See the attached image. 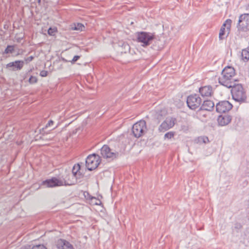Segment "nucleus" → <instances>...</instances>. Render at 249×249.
<instances>
[{
  "mask_svg": "<svg viewBox=\"0 0 249 249\" xmlns=\"http://www.w3.org/2000/svg\"><path fill=\"white\" fill-rule=\"evenodd\" d=\"M231 88L232 97L234 100L240 104L246 102V93L241 84H234Z\"/></svg>",
  "mask_w": 249,
  "mask_h": 249,
  "instance_id": "obj_1",
  "label": "nucleus"
},
{
  "mask_svg": "<svg viewBox=\"0 0 249 249\" xmlns=\"http://www.w3.org/2000/svg\"><path fill=\"white\" fill-rule=\"evenodd\" d=\"M155 38L154 33L144 31L136 33V40L143 47L149 46Z\"/></svg>",
  "mask_w": 249,
  "mask_h": 249,
  "instance_id": "obj_2",
  "label": "nucleus"
},
{
  "mask_svg": "<svg viewBox=\"0 0 249 249\" xmlns=\"http://www.w3.org/2000/svg\"><path fill=\"white\" fill-rule=\"evenodd\" d=\"M75 184L74 181L69 180H61L56 178L53 177L51 179H47L42 182V185L46 187L53 188L61 186H71Z\"/></svg>",
  "mask_w": 249,
  "mask_h": 249,
  "instance_id": "obj_3",
  "label": "nucleus"
},
{
  "mask_svg": "<svg viewBox=\"0 0 249 249\" xmlns=\"http://www.w3.org/2000/svg\"><path fill=\"white\" fill-rule=\"evenodd\" d=\"M147 129L145 121L141 120L134 124L132 127V132L133 136L139 138L143 136L146 132Z\"/></svg>",
  "mask_w": 249,
  "mask_h": 249,
  "instance_id": "obj_4",
  "label": "nucleus"
},
{
  "mask_svg": "<svg viewBox=\"0 0 249 249\" xmlns=\"http://www.w3.org/2000/svg\"><path fill=\"white\" fill-rule=\"evenodd\" d=\"M202 99L199 95L196 93L189 95L186 99L187 107L191 110H196L201 107Z\"/></svg>",
  "mask_w": 249,
  "mask_h": 249,
  "instance_id": "obj_5",
  "label": "nucleus"
},
{
  "mask_svg": "<svg viewBox=\"0 0 249 249\" xmlns=\"http://www.w3.org/2000/svg\"><path fill=\"white\" fill-rule=\"evenodd\" d=\"M101 161L100 157L96 154H92L88 156L86 160V166L89 171L96 169Z\"/></svg>",
  "mask_w": 249,
  "mask_h": 249,
  "instance_id": "obj_6",
  "label": "nucleus"
},
{
  "mask_svg": "<svg viewBox=\"0 0 249 249\" xmlns=\"http://www.w3.org/2000/svg\"><path fill=\"white\" fill-rule=\"evenodd\" d=\"M237 28L239 32L249 31V14H243L239 16Z\"/></svg>",
  "mask_w": 249,
  "mask_h": 249,
  "instance_id": "obj_7",
  "label": "nucleus"
},
{
  "mask_svg": "<svg viewBox=\"0 0 249 249\" xmlns=\"http://www.w3.org/2000/svg\"><path fill=\"white\" fill-rule=\"evenodd\" d=\"M111 149L107 145H104L101 148V154L104 158L113 160L119 155V151L117 149Z\"/></svg>",
  "mask_w": 249,
  "mask_h": 249,
  "instance_id": "obj_8",
  "label": "nucleus"
},
{
  "mask_svg": "<svg viewBox=\"0 0 249 249\" xmlns=\"http://www.w3.org/2000/svg\"><path fill=\"white\" fill-rule=\"evenodd\" d=\"M235 75H228L226 76H221L218 78V83L228 89H231L235 82H238V79H234L233 78Z\"/></svg>",
  "mask_w": 249,
  "mask_h": 249,
  "instance_id": "obj_9",
  "label": "nucleus"
},
{
  "mask_svg": "<svg viewBox=\"0 0 249 249\" xmlns=\"http://www.w3.org/2000/svg\"><path fill=\"white\" fill-rule=\"evenodd\" d=\"M232 107V105L227 100L219 101L215 105L216 111L219 113L228 112Z\"/></svg>",
  "mask_w": 249,
  "mask_h": 249,
  "instance_id": "obj_10",
  "label": "nucleus"
},
{
  "mask_svg": "<svg viewBox=\"0 0 249 249\" xmlns=\"http://www.w3.org/2000/svg\"><path fill=\"white\" fill-rule=\"evenodd\" d=\"M24 64V62L23 60H16L7 64L5 68L11 71H20L23 68Z\"/></svg>",
  "mask_w": 249,
  "mask_h": 249,
  "instance_id": "obj_11",
  "label": "nucleus"
},
{
  "mask_svg": "<svg viewBox=\"0 0 249 249\" xmlns=\"http://www.w3.org/2000/svg\"><path fill=\"white\" fill-rule=\"evenodd\" d=\"M214 107V103L211 100L204 101L201 107L197 110L198 114H201V112L202 110L206 111H211L213 110Z\"/></svg>",
  "mask_w": 249,
  "mask_h": 249,
  "instance_id": "obj_12",
  "label": "nucleus"
},
{
  "mask_svg": "<svg viewBox=\"0 0 249 249\" xmlns=\"http://www.w3.org/2000/svg\"><path fill=\"white\" fill-rule=\"evenodd\" d=\"M199 92L203 97H210L213 94V89L211 85L201 87L199 88Z\"/></svg>",
  "mask_w": 249,
  "mask_h": 249,
  "instance_id": "obj_13",
  "label": "nucleus"
},
{
  "mask_svg": "<svg viewBox=\"0 0 249 249\" xmlns=\"http://www.w3.org/2000/svg\"><path fill=\"white\" fill-rule=\"evenodd\" d=\"M56 246L57 249H74L69 242L63 239H58Z\"/></svg>",
  "mask_w": 249,
  "mask_h": 249,
  "instance_id": "obj_14",
  "label": "nucleus"
},
{
  "mask_svg": "<svg viewBox=\"0 0 249 249\" xmlns=\"http://www.w3.org/2000/svg\"><path fill=\"white\" fill-rule=\"evenodd\" d=\"M175 119H172L169 122L167 120L164 121L159 127L160 132H164L172 128L175 125Z\"/></svg>",
  "mask_w": 249,
  "mask_h": 249,
  "instance_id": "obj_15",
  "label": "nucleus"
},
{
  "mask_svg": "<svg viewBox=\"0 0 249 249\" xmlns=\"http://www.w3.org/2000/svg\"><path fill=\"white\" fill-rule=\"evenodd\" d=\"M117 51L120 54L130 53V47L129 45L126 42L120 41L118 43Z\"/></svg>",
  "mask_w": 249,
  "mask_h": 249,
  "instance_id": "obj_16",
  "label": "nucleus"
},
{
  "mask_svg": "<svg viewBox=\"0 0 249 249\" xmlns=\"http://www.w3.org/2000/svg\"><path fill=\"white\" fill-rule=\"evenodd\" d=\"M231 120V116L227 114L221 115L218 116L217 121L221 126H225L228 124Z\"/></svg>",
  "mask_w": 249,
  "mask_h": 249,
  "instance_id": "obj_17",
  "label": "nucleus"
},
{
  "mask_svg": "<svg viewBox=\"0 0 249 249\" xmlns=\"http://www.w3.org/2000/svg\"><path fill=\"white\" fill-rule=\"evenodd\" d=\"M236 71L234 68L230 66L225 67L221 72V76H226L228 75H235Z\"/></svg>",
  "mask_w": 249,
  "mask_h": 249,
  "instance_id": "obj_18",
  "label": "nucleus"
},
{
  "mask_svg": "<svg viewBox=\"0 0 249 249\" xmlns=\"http://www.w3.org/2000/svg\"><path fill=\"white\" fill-rule=\"evenodd\" d=\"M80 163H78L77 164H75L73 166L72 169V175H68V177L69 178V179L68 180H69V178L71 177H72V179L74 178V177H77V173L80 170Z\"/></svg>",
  "mask_w": 249,
  "mask_h": 249,
  "instance_id": "obj_19",
  "label": "nucleus"
},
{
  "mask_svg": "<svg viewBox=\"0 0 249 249\" xmlns=\"http://www.w3.org/2000/svg\"><path fill=\"white\" fill-rule=\"evenodd\" d=\"M241 59L245 62L249 61V48L242 50Z\"/></svg>",
  "mask_w": 249,
  "mask_h": 249,
  "instance_id": "obj_20",
  "label": "nucleus"
},
{
  "mask_svg": "<svg viewBox=\"0 0 249 249\" xmlns=\"http://www.w3.org/2000/svg\"><path fill=\"white\" fill-rule=\"evenodd\" d=\"M231 23L232 20L231 19H227L223 23L221 28H224L227 30V32H228V34H230Z\"/></svg>",
  "mask_w": 249,
  "mask_h": 249,
  "instance_id": "obj_21",
  "label": "nucleus"
},
{
  "mask_svg": "<svg viewBox=\"0 0 249 249\" xmlns=\"http://www.w3.org/2000/svg\"><path fill=\"white\" fill-rule=\"evenodd\" d=\"M54 122L53 120H49L44 127L39 129V133L42 134V135H44L45 134H47L49 133V132H45V129H47L48 127L50 126H52Z\"/></svg>",
  "mask_w": 249,
  "mask_h": 249,
  "instance_id": "obj_22",
  "label": "nucleus"
},
{
  "mask_svg": "<svg viewBox=\"0 0 249 249\" xmlns=\"http://www.w3.org/2000/svg\"><path fill=\"white\" fill-rule=\"evenodd\" d=\"M227 30L224 28H220L219 33V39L220 40H223L226 38L228 36V32H227V34H226Z\"/></svg>",
  "mask_w": 249,
  "mask_h": 249,
  "instance_id": "obj_23",
  "label": "nucleus"
},
{
  "mask_svg": "<svg viewBox=\"0 0 249 249\" xmlns=\"http://www.w3.org/2000/svg\"><path fill=\"white\" fill-rule=\"evenodd\" d=\"M243 228L242 225L239 222L234 224V226L232 228V233H239Z\"/></svg>",
  "mask_w": 249,
  "mask_h": 249,
  "instance_id": "obj_24",
  "label": "nucleus"
},
{
  "mask_svg": "<svg viewBox=\"0 0 249 249\" xmlns=\"http://www.w3.org/2000/svg\"><path fill=\"white\" fill-rule=\"evenodd\" d=\"M74 30L76 31H84L85 27L84 25L81 23H74L73 26L71 28Z\"/></svg>",
  "mask_w": 249,
  "mask_h": 249,
  "instance_id": "obj_25",
  "label": "nucleus"
},
{
  "mask_svg": "<svg viewBox=\"0 0 249 249\" xmlns=\"http://www.w3.org/2000/svg\"><path fill=\"white\" fill-rule=\"evenodd\" d=\"M15 51V46L8 45L5 48L4 51L2 53V54L12 53Z\"/></svg>",
  "mask_w": 249,
  "mask_h": 249,
  "instance_id": "obj_26",
  "label": "nucleus"
},
{
  "mask_svg": "<svg viewBox=\"0 0 249 249\" xmlns=\"http://www.w3.org/2000/svg\"><path fill=\"white\" fill-rule=\"evenodd\" d=\"M23 249H47V248L43 244H39L34 246L32 247L30 245L27 246Z\"/></svg>",
  "mask_w": 249,
  "mask_h": 249,
  "instance_id": "obj_27",
  "label": "nucleus"
},
{
  "mask_svg": "<svg viewBox=\"0 0 249 249\" xmlns=\"http://www.w3.org/2000/svg\"><path fill=\"white\" fill-rule=\"evenodd\" d=\"M57 32L56 27H50L48 30V34L52 36H54L55 33Z\"/></svg>",
  "mask_w": 249,
  "mask_h": 249,
  "instance_id": "obj_28",
  "label": "nucleus"
},
{
  "mask_svg": "<svg viewBox=\"0 0 249 249\" xmlns=\"http://www.w3.org/2000/svg\"><path fill=\"white\" fill-rule=\"evenodd\" d=\"M84 195L85 198L87 200H89V201H92V200H93L94 199H96V197L92 196L87 191H86L84 193Z\"/></svg>",
  "mask_w": 249,
  "mask_h": 249,
  "instance_id": "obj_29",
  "label": "nucleus"
},
{
  "mask_svg": "<svg viewBox=\"0 0 249 249\" xmlns=\"http://www.w3.org/2000/svg\"><path fill=\"white\" fill-rule=\"evenodd\" d=\"M175 135V132L173 131L168 132L164 135V139H171Z\"/></svg>",
  "mask_w": 249,
  "mask_h": 249,
  "instance_id": "obj_30",
  "label": "nucleus"
},
{
  "mask_svg": "<svg viewBox=\"0 0 249 249\" xmlns=\"http://www.w3.org/2000/svg\"><path fill=\"white\" fill-rule=\"evenodd\" d=\"M38 81V79L36 77L34 76H31L28 80V82L30 84H34L36 83Z\"/></svg>",
  "mask_w": 249,
  "mask_h": 249,
  "instance_id": "obj_31",
  "label": "nucleus"
},
{
  "mask_svg": "<svg viewBox=\"0 0 249 249\" xmlns=\"http://www.w3.org/2000/svg\"><path fill=\"white\" fill-rule=\"evenodd\" d=\"M83 177H84V174L81 171V169H80V170H79L78 173H77V177H74V179H75L74 180H72L71 181H74V182L75 183L76 182V180L77 179H80V178H82Z\"/></svg>",
  "mask_w": 249,
  "mask_h": 249,
  "instance_id": "obj_32",
  "label": "nucleus"
},
{
  "mask_svg": "<svg viewBox=\"0 0 249 249\" xmlns=\"http://www.w3.org/2000/svg\"><path fill=\"white\" fill-rule=\"evenodd\" d=\"M90 202L91 204L95 205H101L102 204L101 200L96 197V199H94L93 200L90 201Z\"/></svg>",
  "mask_w": 249,
  "mask_h": 249,
  "instance_id": "obj_33",
  "label": "nucleus"
},
{
  "mask_svg": "<svg viewBox=\"0 0 249 249\" xmlns=\"http://www.w3.org/2000/svg\"><path fill=\"white\" fill-rule=\"evenodd\" d=\"M80 58V56L75 55L71 60H70V62L71 64H74Z\"/></svg>",
  "mask_w": 249,
  "mask_h": 249,
  "instance_id": "obj_34",
  "label": "nucleus"
},
{
  "mask_svg": "<svg viewBox=\"0 0 249 249\" xmlns=\"http://www.w3.org/2000/svg\"><path fill=\"white\" fill-rule=\"evenodd\" d=\"M48 72L45 70H42L40 72V75L41 77H46L47 76Z\"/></svg>",
  "mask_w": 249,
  "mask_h": 249,
  "instance_id": "obj_35",
  "label": "nucleus"
},
{
  "mask_svg": "<svg viewBox=\"0 0 249 249\" xmlns=\"http://www.w3.org/2000/svg\"><path fill=\"white\" fill-rule=\"evenodd\" d=\"M205 111V110H202L200 113L201 114H199V115L197 113V111H196V114L197 116L199 118H200L201 116L203 117L204 118H206L207 115L206 114L204 113Z\"/></svg>",
  "mask_w": 249,
  "mask_h": 249,
  "instance_id": "obj_36",
  "label": "nucleus"
},
{
  "mask_svg": "<svg viewBox=\"0 0 249 249\" xmlns=\"http://www.w3.org/2000/svg\"><path fill=\"white\" fill-rule=\"evenodd\" d=\"M34 58V56H30L26 58H25V61L26 62V63L27 64L29 62L32 61Z\"/></svg>",
  "mask_w": 249,
  "mask_h": 249,
  "instance_id": "obj_37",
  "label": "nucleus"
},
{
  "mask_svg": "<svg viewBox=\"0 0 249 249\" xmlns=\"http://www.w3.org/2000/svg\"><path fill=\"white\" fill-rule=\"evenodd\" d=\"M199 139L201 140H202L203 141V142L205 143H207V142H208L209 141L208 138L207 137H201L199 138Z\"/></svg>",
  "mask_w": 249,
  "mask_h": 249,
  "instance_id": "obj_38",
  "label": "nucleus"
},
{
  "mask_svg": "<svg viewBox=\"0 0 249 249\" xmlns=\"http://www.w3.org/2000/svg\"><path fill=\"white\" fill-rule=\"evenodd\" d=\"M61 60L62 61H63L65 63H67V62H70V60H67V59H66L64 57H61Z\"/></svg>",
  "mask_w": 249,
  "mask_h": 249,
  "instance_id": "obj_39",
  "label": "nucleus"
},
{
  "mask_svg": "<svg viewBox=\"0 0 249 249\" xmlns=\"http://www.w3.org/2000/svg\"><path fill=\"white\" fill-rule=\"evenodd\" d=\"M246 8L247 11L249 12V3L246 6Z\"/></svg>",
  "mask_w": 249,
  "mask_h": 249,
  "instance_id": "obj_40",
  "label": "nucleus"
},
{
  "mask_svg": "<svg viewBox=\"0 0 249 249\" xmlns=\"http://www.w3.org/2000/svg\"><path fill=\"white\" fill-rule=\"evenodd\" d=\"M32 71H33V69H31L30 70L28 71L27 73L31 72Z\"/></svg>",
  "mask_w": 249,
  "mask_h": 249,
  "instance_id": "obj_41",
  "label": "nucleus"
},
{
  "mask_svg": "<svg viewBox=\"0 0 249 249\" xmlns=\"http://www.w3.org/2000/svg\"><path fill=\"white\" fill-rule=\"evenodd\" d=\"M119 143H120V142H116L115 143V145H118H118H119Z\"/></svg>",
  "mask_w": 249,
  "mask_h": 249,
  "instance_id": "obj_42",
  "label": "nucleus"
},
{
  "mask_svg": "<svg viewBox=\"0 0 249 249\" xmlns=\"http://www.w3.org/2000/svg\"><path fill=\"white\" fill-rule=\"evenodd\" d=\"M56 127H57V126H56V127H54V128H53V129H54Z\"/></svg>",
  "mask_w": 249,
  "mask_h": 249,
  "instance_id": "obj_43",
  "label": "nucleus"
}]
</instances>
